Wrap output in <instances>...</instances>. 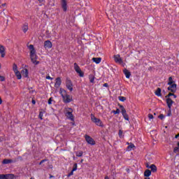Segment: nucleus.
Returning <instances> with one entry per match:
<instances>
[{
	"instance_id": "nucleus-42",
	"label": "nucleus",
	"mask_w": 179,
	"mask_h": 179,
	"mask_svg": "<svg viewBox=\"0 0 179 179\" xmlns=\"http://www.w3.org/2000/svg\"><path fill=\"white\" fill-rule=\"evenodd\" d=\"M46 79H48V80H52V79H54V78H52V77L50 76H46Z\"/></svg>"
},
{
	"instance_id": "nucleus-32",
	"label": "nucleus",
	"mask_w": 179,
	"mask_h": 179,
	"mask_svg": "<svg viewBox=\"0 0 179 179\" xmlns=\"http://www.w3.org/2000/svg\"><path fill=\"white\" fill-rule=\"evenodd\" d=\"M90 83H94V76H92L89 78Z\"/></svg>"
},
{
	"instance_id": "nucleus-59",
	"label": "nucleus",
	"mask_w": 179,
	"mask_h": 179,
	"mask_svg": "<svg viewBox=\"0 0 179 179\" xmlns=\"http://www.w3.org/2000/svg\"><path fill=\"white\" fill-rule=\"evenodd\" d=\"M0 69H1V64H0Z\"/></svg>"
},
{
	"instance_id": "nucleus-18",
	"label": "nucleus",
	"mask_w": 179,
	"mask_h": 179,
	"mask_svg": "<svg viewBox=\"0 0 179 179\" xmlns=\"http://www.w3.org/2000/svg\"><path fill=\"white\" fill-rule=\"evenodd\" d=\"M123 73L125 75L127 79H129L131 78V72L127 69L123 70Z\"/></svg>"
},
{
	"instance_id": "nucleus-34",
	"label": "nucleus",
	"mask_w": 179,
	"mask_h": 179,
	"mask_svg": "<svg viewBox=\"0 0 179 179\" xmlns=\"http://www.w3.org/2000/svg\"><path fill=\"white\" fill-rule=\"evenodd\" d=\"M120 101H125L127 100V98L125 96H119Z\"/></svg>"
},
{
	"instance_id": "nucleus-52",
	"label": "nucleus",
	"mask_w": 179,
	"mask_h": 179,
	"mask_svg": "<svg viewBox=\"0 0 179 179\" xmlns=\"http://www.w3.org/2000/svg\"><path fill=\"white\" fill-rule=\"evenodd\" d=\"M146 167H147V169H149V167H150V166H149V164H146Z\"/></svg>"
},
{
	"instance_id": "nucleus-9",
	"label": "nucleus",
	"mask_w": 179,
	"mask_h": 179,
	"mask_svg": "<svg viewBox=\"0 0 179 179\" xmlns=\"http://www.w3.org/2000/svg\"><path fill=\"white\" fill-rule=\"evenodd\" d=\"M85 138L86 142H87L89 143V145H96V141H94V140L90 137V136H88L87 134H86L85 136Z\"/></svg>"
},
{
	"instance_id": "nucleus-21",
	"label": "nucleus",
	"mask_w": 179,
	"mask_h": 179,
	"mask_svg": "<svg viewBox=\"0 0 179 179\" xmlns=\"http://www.w3.org/2000/svg\"><path fill=\"white\" fill-rule=\"evenodd\" d=\"M149 169H150L152 173H156V171H157V167L155 164H151Z\"/></svg>"
},
{
	"instance_id": "nucleus-24",
	"label": "nucleus",
	"mask_w": 179,
	"mask_h": 179,
	"mask_svg": "<svg viewBox=\"0 0 179 179\" xmlns=\"http://www.w3.org/2000/svg\"><path fill=\"white\" fill-rule=\"evenodd\" d=\"M15 76H17V79L18 80L22 79V74L20 73V71H15Z\"/></svg>"
},
{
	"instance_id": "nucleus-22",
	"label": "nucleus",
	"mask_w": 179,
	"mask_h": 179,
	"mask_svg": "<svg viewBox=\"0 0 179 179\" xmlns=\"http://www.w3.org/2000/svg\"><path fill=\"white\" fill-rule=\"evenodd\" d=\"M155 93V96H157V97H161L162 89L160 87H158Z\"/></svg>"
},
{
	"instance_id": "nucleus-36",
	"label": "nucleus",
	"mask_w": 179,
	"mask_h": 179,
	"mask_svg": "<svg viewBox=\"0 0 179 179\" xmlns=\"http://www.w3.org/2000/svg\"><path fill=\"white\" fill-rule=\"evenodd\" d=\"M113 113L115 115L120 114V110L117 108L116 110H113Z\"/></svg>"
},
{
	"instance_id": "nucleus-39",
	"label": "nucleus",
	"mask_w": 179,
	"mask_h": 179,
	"mask_svg": "<svg viewBox=\"0 0 179 179\" xmlns=\"http://www.w3.org/2000/svg\"><path fill=\"white\" fill-rule=\"evenodd\" d=\"M43 115H44V113L43 112H40L39 113V118H40V120H43Z\"/></svg>"
},
{
	"instance_id": "nucleus-14",
	"label": "nucleus",
	"mask_w": 179,
	"mask_h": 179,
	"mask_svg": "<svg viewBox=\"0 0 179 179\" xmlns=\"http://www.w3.org/2000/svg\"><path fill=\"white\" fill-rule=\"evenodd\" d=\"M62 83V81L61 80V77H57L55 79V87H56V89L59 88V86H61Z\"/></svg>"
},
{
	"instance_id": "nucleus-55",
	"label": "nucleus",
	"mask_w": 179,
	"mask_h": 179,
	"mask_svg": "<svg viewBox=\"0 0 179 179\" xmlns=\"http://www.w3.org/2000/svg\"><path fill=\"white\" fill-rule=\"evenodd\" d=\"M52 177H54V176H50V178H52Z\"/></svg>"
},
{
	"instance_id": "nucleus-5",
	"label": "nucleus",
	"mask_w": 179,
	"mask_h": 179,
	"mask_svg": "<svg viewBox=\"0 0 179 179\" xmlns=\"http://www.w3.org/2000/svg\"><path fill=\"white\" fill-rule=\"evenodd\" d=\"M74 70L78 73L80 78H83V76H85V73L82 71L80 67L78 65V63H74Z\"/></svg>"
},
{
	"instance_id": "nucleus-33",
	"label": "nucleus",
	"mask_w": 179,
	"mask_h": 179,
	"mask_svg": "<svg viewBox=\"0 0 179 179\" xmlns=\"http://www.w3.org/2000/svg\"><path fill=\"white\" fill-rule=\"evenodd\" d=\"M171 96H174V92L171 93L170 92L168 95H166L165 97L166 99H170V97H171Z\"/></svg>"
},
{
	"instance_id": "nucleus-6",
	"label": "nucleus",
	"mask_w": 179,
	"mask_h": 179,
	"mask_svg": "<svg viewBox=\"0 0 179 179\" xmlns=\"http://www.w3.org/2000/svg\"><path fill=\"white\" fill-rule=\"evenodd\" d=\"M120 107L122 110L121 113L124 120H126V121H129V116L127 113V110H125V108H124L122 105H120Z\"/></svg>"
},
{
	"instance_id": "nucleus-20",
	"label": "nucleus",
	"mask_w": 179,
	"mask_h": 179,
	"mask_svg": "<svg viewBox=\"0 0 179 179\" xmlns=\"http://www.w3.org/2000/svg\"><path fill=\"white\" fill-rule=\"evenodd\" d=\"M150 176H152V171L149 169L145 170L144 172V177L149 178Z\"/></svg>"
},
{
	"instance_id": "nucleus-56",
	"label": "nucleus",
	"mask_w": 179,
	"mask_h": 179,
	"mask_svg": "<svg viewBox=\"0 0 179 179\" xmlns=\"http://www.w3.org/2000/svg\"><path fill=\"white\" fill-rule=\"evenodd\" d=\"M178 148H179V142L178 143Z\"/></svg>"
},
{
	"instance_id": "nucleus-46",
	"label": "nucleus",
	"mask_w": 179,
	"mask_h": 179,
	"mask_svg": "<svg viewBox=\"0 0 179 179\" xmlns=\"http://www.w3.org/2000/svg\"><path fill=\"white\" fill-rule=\"evenodd\" d=\"M103 87H108V83H104L103 84Z\"/></svg>"
},
{
	"instance_id": "nucleus-31",
	"label": "nucleus",
	"mask_w": 179,
	"mask_h": 179,
	"mask_svg": "<svg viewBox=\"0 0 179 179\" xmlns=\"http://www.w3.org/2000/svg\"><path fill=\"white\" fill-rule=\"evenodd\" d=\"M73 171H76L78 170V164L75 163L73 166Z\"/></svg>"
},
{
	"instance_id": "nucleus-47",
	"label": "nucleus",
	"mask_w": 179,
	"mask_h": 179,
	"mask_svg": "<svg viewBox=\"0 0 179 179\" xmlns=\"http://www.w3.org/2000/svg\"><path fill=\"white\" fill-rule=\"evenodd\" d=\"M169 113H168V117H170V115H171V110L170 111V110H169Z\"/></svg>"
},
{
	"instance_id": "nucleus-37",
	"label": "nucleus",
	"mask_w": 179,
	"mask_h": 179,
	"mask_svg": "<svg viewBox=\"0 0 179 179\" xmlns=\"http://www.w3.org/2000/svg\"><path fill=\"white\" fill-rule=\"evenodd\" d=\"M177 152H179V147H175L173 148V152L177 153Z\"/></svg>"
},
{
	"instance_id": "nucleus-7",
	"label": "nucleus",
	"mask_w": 179,
	"mask_h": 179,
	"mask_svg": "<svg viewBox=\"0 0 179 179\" xmlns=\"http://www.w3.org/2000/svg\"><path fill=\"white\" fill-rule=\"evenodd\" d=\"M66 86L70 92L73 90V84L72 83V80L69 78H66Z\"/></svg>"
},
{
	"instance_id": "nucleus-49",
	"label": "nucleus",
	"mask_w": 179,
	"mask_h": 179,
	"mask_svg": "<svg viewBox=\"0 0 179 179\" xmlns=\"http://www.w3.org/2000/svg\"><path fill=\"white\" fill-rule=\"evenodd\" d=\"M176 139H177V138H179V134H178L177 135L175 136Z\"/></svg>"
},
{
	"instance_id": "nucleus-35",
	"label": "nucleus",
	"mask_w": 179,
	"mask_h": 179,
	"mask_svg": "<svg viewBox=\"0 0 179 179\" xmlns=\"http://www.w3.org/2000/svg\"><path fill=\"white\" fill-rule=\"evenodd\" d=\"M0 179H7L6 174H0Z\"/></svg>"
},
{
	"instance_id": "nucleus-13",
	"label": "nucleus",
	"mask_w": 179,
	"mask_h": 179,
	"mask_svg": "<svg viewBox=\"0 0 179 179\" xmlns=\"http://www.w3.org/2000/svg\"><path fill=\"white\" fill-rule=\"evenodd\" d=\"M18 159L19 158L15 159L14 160L5 159L3 160L2 163L3 164H10V163H16V162H17Z\"/></svg>"
},
{
	"instance_id": "nucleus-17",
	"label": "nucleus",
	"mask_w": 179,
	"mask_h": 179,
	"mask_svg": "<svg viewBox=\"0 0 179 179\" xmlns=\"http://www.w3.org/2000/svg\"><path fill=\"white\" fill-rule=\"evenodd\" d=\"M21 73L24 78H28L29 77V70L27 69H24L21 71Z\"/></svg>"
},
{
	"instance_id": "nucleus-29",
	"label": "nucleus",
	"mask_w": 179,
	"mask_h": 179,
	"mask_svg": "<svg viewBox=\"0 0 179 179\" xmlns=\"http://www.w3.org/2000/svg\"><path fill=\"white\" fill-rule=\"evenodd\" d=\"M13 70L14 71V73L19 71V70H17V65H16V64H13Z\"/></svg>"
},
{
	"instance_id": "nucleus-45",
	"label": "nucleus",
	"mask_w": 179,
	"mask_h": 179,
	"mask_svg": "<svg viewBox=\"0 0 179 179\" xmlns=\"http://www.w3.org/2000/svg\"><path fill=\"white\" fill-rule=\"evenodd\" d=\"M148 118H149L150 120H153V115H152V114H148Z\"/></svg>"
},
{
	"instance_id": "nucleus-23",
	"label": "nucleus",
	"mask_w": 179,
	"mask_h": 179,
	"mask_svg": "<svg viewBox=\"0 0 179 179\" xmlns=\"http://www.w3.org/2000/svg\"><path fill=\"white\" fill-rule=\"evenodd\" d=\"M92 60L95 64H100V62H101V57H93Z\"/></svg>"
},
{
	"instance_id": "nucleus-19",
	"label": "nucleus",
	"mask_w": 179,
	"mask_h": 179,
	"mask_svg": "<svg viewBox=\"0 0 179 179\" xmlns=\"http://www.w3.org/2000/svg\"><path fill=\"white\" fill-rule=\"evenodd\" d=\"M22 29L23 33H27V31L29 30V24H27V22H25L23 24Z\"/></svg>"
},
{
	"instance_id": "nucleus-43",
	"label": "nucleus",
	"mask_w": 179,
	"mask_h": 179,
	"mask_svg": "<svg viewBox=\"0 0 179 179\" xmlns=\"http://www.w3.org/2000/svg\"><path fill=\"white\" fill-rule=\"evenodd\" d=\"M73 171H75L72 169V171L68 174L67 177H71L73 174Z\"/></svg>"
},
{
	"instance_id": "nucleus-54",
	"label": "nucleus",
	"mask_w": 179,
	"mask_h": 179,
	"mask_svg": "<svg viewBox=\"0 0 179 179\" xmlns=\"http://www.w3.org/2000/svg\"><path fill=\"white\" fill-rule=\"evenodd\" d=\"M38 2H43L44 0H38Z\"/></svg>"
},
{
	"instance_id": "nucleus-16",
	"label": "nucleus",
	"mask_w": 179,
	"mask_h": 179,
	"mask_svg": "<svg viewBox=\"0 0 179 179\" xmlns=\"http://www.w3.org/2000/svg\"><path fill=\"white\" fill-rule=\"evenodd\" d=\"M0 54L1 58H5V55H6V53L5 52V46L2 45H0Z\"/></svg>"
},
{
	"instance_id": "nucleus-38",
	"label": "nucleus",
	"mask_w": 179,
	"mask_h": 179,
	"mask_svg": "<svg viewBox=\"0 0 179 179\" xmlns=\"http://www.w3.org/2000/svg\"><path fill=\"white\" fill-rule=\"evenodd\" d=\"M48 104H50V105L52 104V97H50V98L48 99Z\"/></svg>"
},
{
	"instance_id": "nucleus-30",
	"label": "nucleus",
	"mask_w": 179,
	"mask_h": 179,
	"mask_svg": "<svg viewBox=\"0 0 179 179\" xmlns=\"http://www.w3.org/2000/svg\"><path fill=\"white\" fill-rule=\"evenodd\" d=\"M134 148H135V145H134V144H131L127 146L128 150H132V149H134Z\"/></svg>"
},
{
	"instance_id": "nucleus-51",
	"label": "nucleus",
	"mask_w": 179,
	"mask_h": 179,
	"mask_svg": "<svg viewBox=\"0 0 179 179\" xmlns=\"http://www.w3.org/2000/svg\"><path fill=\"white\" fill-rule=\"evenodd\" d=\"M2 104V98L0 96V105Z\"/></svg>"
},
{
	"instance_id": "nucleus-41",
	"label": "nucleus",
	"mask_w": 179,
	"mask_h": 179,
	"mask_svg": "<svg viewBox=\"0 0 179 179\" xmlns=\"http://www.w3.org/2000/svg\"><path fill=\"white\" fill-rule=\"evenodd\" d=\"M47 161H48V159H43V160H41L40 162V163H39V165L41 166V164H43V163H45V162H47Z\"/></svg>"
},
{
	"instance_id": "nucleus-27",
	"label": "nucleus",
	"mask_w": 179,
	"mask_h": 179,
	"mask_svg": "<svg viewBox=\"0 0 179 179\" xmlns=\"http://www.w3.org/2000/svg\"><path fill=\"white\" fill-rule=\"evenodd\" d=\"M173 84H174V80H173V77H169L168 85H173Z\"/></svg>"
},
{
	"instance_id": "nucleus-11",
	"label": "nucleus",
	"mask_w": 179,
	"mask_h": 179,
	"mask_svg": "<svg viewBox=\"0 0 179 179\" xmlns=\"http://www.w3.org/2000/svg\"><path fill=\"white\" fill-rule=\"evenodd\" d=\"M61 5L64 12H66L68 10V3L66 2V0H62Z\"/></svg>"
},
{
	"instance_id": "nucleus-3",
	"label": "nucleus",
	"mask_w": 179,
	"mask_h": 179,
	"mask_svg": "<svg viewBox=\"0 0 179 179\" xmlns=\"http://www.w3.org/2000/svg\"><path fill=\"white\" fill-rule=\"evenodd\" d=\"M91 121H92L94 124H96L97 127H101V128L104 127V124H103V122H101V120L96 117V116H94V115L93 114L91 115Z\"/></svg>"
},
{
	"instance_id": "nucleus-44",
	"label": "nucleus",
	"mask_w": 179,
	"mask_h": 179,
	"mask_svg": "<svg viewBox=\"0 0 179 179\" xmlns=\"http://www.w3.org/2000/svg\"><path fill=\"white\" fill-rule=\"evenodd\" d=\"M159 118H160V120H164V115H163V114L159 115Z\"/></svg>"
},
{
	"instance_id": "nucleus-40",
	"label": "nucleus",
	"mask_w": 179,
	"mask_h": 179,
	"mask_svg": "<svg viewBox=\"0 0 179 179\" xmlns=\"http://www.w3.org/2000/svg\"><path fill=\"white\" fill-rule=\"evenodd\" d=\"M0 82H5V77L0 76Z\"/></svg>"
},
{
	"instance_id": "nucleus-53",
	"label": "nucleus",
	"mask_w": 179,
	"mask_h": 179,
	"mask_svg": "<svg viewBox=\"0 0 179 179\" xmlns=\"http://www.w3.org/2000/svg\"><path fill=\"white\" fill-rule=\"evenodd\" d=\"M105 179H110V178H108V176H105Z\"/></svg>"
},
{
	"instance_id": "nucleus-15",
	"label": "nucleus",
	"mask_w": 179,
	"mask_h": 179,
	"mask_svg": "<svg viewBox=\"0 0 179 179\" xmlns=\"http://www.w3.org/2000/svg\"><path fill=\"white\" fill-rule=\"evenodd\" d=\"M166 104L168 106V108L169 111H171V107L173 104H174V102L171 100V98H167L166 99Z\"/></svg>"
},
{
	"instance_id": "nucleus-1",
	"label": "nucleus",
	"mask_w": 179,
	"mask_h": 179,
	"mask_svg": "<svg viewBox=\"0 0 179 179\" xmlns=\"http://www.w3.org/2000/svg\"><path fill=\"white\" fill-rule=\"evenodd\" d=\"M29 50H30V58L32 64H34V65H38L40 64V62L37 61V55H36V49H34V45H29L28 46Z\"/></svg>"
},
{
	"instance_id": "nucleus-4",
	"label": "nucleus",
	"mask_w": 179,
	"mask_h": 179,
	"mask_svg": "<svg viewBox=\"0 0 179 179\" xmlns=\"http://www.w3.org/2000/svg\"><path fill=\"white\" fill-rule=\"evenodd\" d=\"M72 113H73L72 108H65V115L69 120H71V121H73V115Z\"/></svg>"
},
{
	"instance_id": "nucleus-26",
	"label": "nucleus",
	"mask_w": 179,
	"mask_h": 179,
	"mask_svg": "<svg viewBox=\"0 0 179 179\" xmlns=\"http://www.w3.org/2000/svg\"><path fill=\"white\" fill-rule=\"evenodd\" d=\"M7 179H13L15 178V175L12 173L6 174Z\"/></svg>"
},
{
	"instance_id": "nucleus-10",
	"label": "nucleus",
	"mask_w": 179,
	"mask_h": 179,
	"mask_svg": "<svg viewBox=\"0 0 179 179\" xmlns=\"http://www.w3.org/2000/svg\"><path fill=\"white\" fill-rule=\"evenodd\" d=\"M168 90L171 92V93H176V92H177V84L173 83L172 85H169Z\"/></svg>"
},
{
	"instance_id": "nucleus-2",
	"label": "nucleus",
	"mask_w": 179,
	"mask_h": 179,
	"mask_svg": "<svg viewBox=\"0 0 179 179\" xmlns=\"http://www.w3.org/2000/svg\"><path fill=\"white\" fill-rule=\"evenodd\" d=\"M60 94L65 104H68L69 103H71V101H73V98L72 97V96L68 94V92H66V90H65L60 89Z\"/></svg>"
},
{
	"instance_id": "nucleus-58",
	"label": "nucleus",
	"mask_w": 179,
	"mask_h": 179,
	"mask_svg": "<svg viewBox=\"0 0 179 179\" xmlns=\"http://www.w3.org/2000/svg\"><path fill=\"white\" fill-rule=\"evenodd\" d=\"M3 6H5V4H3Z\"/></svg>"
},
{
	"instance_id": "nucleus-8",
	"label": "nucleus",
	"mask_w": 179,
	"mask_h": 179,
	"mask_svg": "<svg viewBox=\"0 0 179 179\" xmlns=\"http://www.w3.org/2000/svg\"><path fill=\"white\" fill-rule=\"evenodd\" d=\"M113 58L116 64H120V65H124V61H122V58H121V56L120 55H114Z\"/></svg>"
},
{
	"instance_id": "nucleus-50",
	"label": "nucleus",
	"mask_w": 179,
	"mask_h": 179,
	"mask_svg": "<svg viewBox=\"0 0 179 179\" xmlns=\"http://www.w3.org/2000/svg\"><path fill=\"white\" fill-rule=\"evenodd\" d=\"M172 96H173L174 99H177V95L173 94V95H172Z\"/></svg>"
},
{
	"instance_id": "nucleus-48",
	"label": "nucleus",
	"mask_w": 179,
	"mask_h": 179,
	"mask_svg": "<svg viewBox=\"0 0 179 179\" xmlns=\"http://www.w3.org/2000/svg\"><path fill=\"white\" fill-rule=\"evenodd\" d=\"M31 103L32 104H36V101L34 99H32Z\"/></svg>"
},
{
	"instance_id": "nucleus-12",
	"label": "nucleus",
	"mask_w": 179,
	"mask_h": 179,
	"mask_svg": "<svg viewBox=\"0 0 179 179\" xmlns=\"http://www.w3.org/2000/svg\"><path fill=\"white\" fill-rule=\"evenodd\" d=\"M44 48H45V50H50V48H52V43L51 41L48 40L44 42Z\"/></svg>"
},
{
	"instance_id": "nucleus-25",
	"label": "nucleus",
	"mask_w": 179,
	"mask_h": 179,
	"mask_svg": "<svg viewBox=\"0 0 179 179\" xmlns=\"http://www.w3.org/2000/svg\"><path fill=\"white\" fill-rule=\"evenodd\" d=\"M124 131L121 129L119 130V133H118V136H119V138H120V139H122V138H124Z\"/></svg>"
},
{
	"instance_id": "nucleus-57",
	"label": "nucleus",
	"mask_w": 179,
	"mask_h": 179,
	"mask_svg": "<svg viewBox=\"0 0 179 179\" xmlns=\"http://www.w3.org/2000/svg\"><path fill=\"white\" fill-rule=\"evenodd\" d=\"M30 179H34V178H31Z\"/></svg>"
},
{
	"instance_id": "nucleus-28",
	"label": "nucleus",
	"mask_w": 179,
	"mask_h": 179,
	"mask_svg": "<svg viewBox=\"0 0 179 179\" xmlns=\"http://www.w3.org/2000/svg\"><path fill=\"white\" fill-rule=\"evenodd\" d=\"M76 156H77V157H82V156H83V152H77L76 153Z\"/></svg>"
}]
</instances>
